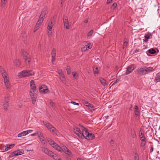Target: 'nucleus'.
<instances>
[{
    "label": "nucleus",
    "mask_w": 160,
    "mask_h": 160,
    "mask_svg": "<svg viewBox=\"0 0 160 160\" xmlns=\"http://www.w3.org/2000/svg\"><path fill=\"white\" fill-rule=\"evenodd\" d=\"M152 71V68L144 66L138 68L136 70L135 73L137 75H143L147 74Z\"/></svg>",
    "instance_id": "nucleus-1"
},
{
    "label": "nucleus",
    "mask_w": 160,
    "mask_h": 160,
    "mask_svg": "<svg viewBox=\"0 0 160 160\" xmlns=\"http://www.w3.org/2000/svg\"><path fill=\"white\" fill-rule=\"evenodd\" d=\"M80 126L82 128V132H83V138H85L88 140H91L95 138L94 135L93 133H90L88 131V129L84 128L81 125Z\"/></svg>",
    "instance_id": "nucleus-2"
},
{
    "label": "nucleus",
    "mask_w": 160,
    "mask_h": 160,
    "mask_svg": "<svg viewBox=\"0 0 160 160\" xmlns=\"http://www.w3.org/2000/svg\"><path fill=\"white\" fill-rule=\"evenodd\" d=\"M22 54L23 56L27 65L29 66V62H30V59L29 58V56L28 53L24 50H22Z\"/></svg>",
    "instance_id": "nucleus-3"
},
{
    "label": "nucleus",
    "mask_w": 160,
    "mask_h": 160,
    "mask_svg": "<svg viewBox=\"0 0 160 160\" xmlns=\"http://www.w3.org/2000/svg\"><path fill=\"white\" fill-rule=\"evenodd\" d=\"M40 92L41 94H45L49 92V91L47 87L44 85L40 86L39 88Z\"/></svg>",
    "instance_id": "nucleus-4"
},
{
    "label": "nucleus",
    "mask_w": 160,
    "mask_h": 160,
    "mask_svg": "<svg viewBox=\"0 0 160 160\" xmlns=\"http://www.w3.org/2000/svg\"><path fill=\"white\" fill-rule=\"evenodd\" d=\"M30 86L31 87V89L30 90L29 92H37L36 88V87L35 86L34 81L33 80H32L30 81Z\"/></svg>",
    "instance_id": "nucleus-5"
},
{
    "label": "nucleus",
    "mask_w": 160,
    "mask_h": 160,
    "mask_svg": "<svg viewBox=\"0 0 160 160\" xmlns=\"http://www.w3.org/2000/svg\"><path fill=\"white\" fill-rule=\"evenodd\" d=\"M136 66L134 64H131L129 66L127 69L126 72V74L128 75L131 73L136 68Z\"/></svg>",
    "instance_id": "nucleus-6"
},
{
    "label": "nucleus",
    "mask_w": 160,
    "mask_h": 160,
    "mask_svg": "<svg viewBox=\"0 0 160 160\" xmlns=\"http://www.w3.org/2000/svg\"><path fill=\"white\" fill-rule=\"evenodd\" d=\"M74 130L77 135L82 138H83V132H82L80 130L78 127H76L74 128Z\"/></svg>",
    "instance_id": "nucleus-7"
},
{
    "label": "nucleus",
    "mask_w": 160,
    "mask_h": 160,
    "mask_svg": "<svg viewBox=\"0 0 160 160\" xmlns=\"http://www.w3.org/2000/svg\"><path fill=\"white\" fill-rule=\"evenodd\" d=\"M30 95L32 99V103L34 104L36 101L37 98V92H29Z\"/></svg>",
    "instance_id": "nucleus-8"
},
{
    "label": "nucleus",
    "mask_w": 160,
    "mask_h": 160,
    "mask_svg": "<svg viewBox=\"0 0 160 160\" xmlns=\"http://www.w3.org/2000/svg\"><path fill=\"white\" fill-rule=\"evenodd\" d=\"M63 20L64 26L65 27L66 29H68L70 27V25L69 24L68 17L67 16L64 17Z\"/></svg>",
    "instance_id": "nucleus-9"
},
{
    "label": "nucleus",
    "mask_w": 160,
    "mask_h": 160,
    "mask_svg": "<svg viewBox=\"0 0 160 160\" xmlns=\"http://www.w3.org/2000/svg\"><path fill=\"white\" fill-rule=\"evenodd\" d=\"M53 25V24L52 23V21H51L49 23L48 25V36H51V33H52V32L51 31V30L52 29V27Z\"/></svg>",
    "instance_id": "nucleus-10"
},
{
    "label": "nucleus",
    "mask_w": 160,
    "mask_h": 160,
    "mask_svg": "<svg viewBox=\"0 0 160 160\" xmlns=\"http://www.w3.org/2000/svg\"><path fill=\"white\" fill-rule=\"evenodd\" d=\"M37 134L38 137H39L42 143V144L43 145L45 144V140L44 139V138L42 134L41 133V132L39 131H38L37 132Z\"/></svg>",
    "instance_id": "nucleus-11"
},
{
    "label": "nucleus",
    "mask_w": 160,
    "mask_h": 160,
    "mask_svg": "<svg viewBox=\"0 0 160 160\" xmlns=\"http://www.w3.org/2000/svg\"><path fill=\"white\" fill-rule=\"evenodd\" d=\"M0 72L4 78H8V75L4 68L0 66Z\"/></svg>",
    "instance_id": "nucleus-12"
},
{
    "label": "nucleus",
    "mask_w": 160,
    "mask_h": 160,
    "mask_svg": "<svg viewBox=\"0 0 160 160\" xmlns=\"http://www.w3.org/2000/svg\"><path fill=\"white\" fill-rule=\"evenodd\" d=\"M47 11V9L46 8H44L41 12V14L39 18H41V19H42V21H43L44 19V18L46 14Z\"/></svg>",
    "instance_id": "nucleus-13"
},
{
    "label": "nucleus",
    "mask_w": 160,
    "mask_h": 160,
    "mask_svg": "<svg viewBox=\"0 0 160 160\" xmlns=\"http://www.w3.org/2000/svg\"><path fill=\"white\" fill-rule=\"evenodd\" d=\"M52 61V62H54L55 61V57L56 55V50L55 48H53L51 52Z\"/></svg>",
    "instance_id": "nucleus-14"
},
{
    "label": "nucleus",
    "mask_w": 160,
    "mask_h": 160,
    "mask_svg": "<svg viewBox=\"0 0 160 160\" xmlns=\"http://www.w3.org/2000/svg\"><path fill=\"white\" fill-rule=\"evenodd\" d=\"M27 71L23 70L18 74V76L20 78H23L24 77H28V75Z\"/></svg>",
    "instance_id": "nucleus-15"
},
{
    "label": "nucleus",
    "mask_w": 160,
    "mask_h": 160,
    "mask_svg": "<svg viewBox=\"0 0 160 160\" xmlns=\"http://www.w3.org/2000/svg\"><path fill=\"white\" fill-rule=\"evenodd\" d=\"M99 79L102 84L103 86L107 87L108 85V84L106 82V80L103 78L100 77Z\"/></svg>",
    "instance_id": "nucleus-16"
},
{
    "label": "nucleus",
    "mask_w": 160,
    "mask_h": 160,
    "mask_svg": "<svg viewBox=\"0 0 160 160\" xmlns=\"http://www.w3.org/2000/svg\"><path fill=\"white\" fill-rule=\"evenodd\" d=\"M9 101V98L8 97L6 98L5 99V102L3 104V107L4 109L6 110L8 109V102Z\"/></svg>",
    "instance_id": "nucleus-17"
},
{
    "label": "nucleus",
    "mask_w": 160,
    "mask_h": 160,
    "mask_svg": "<svg viewBox=\"0 0 160 160\" xmlns=\"http://www.w3.org/2000/svg\"><path fill=\"white\" fill-rule=\"evenodd\" d=\"M4 82L7 88H9L10 87V84L8 80V77L4 78Z\"/></svg>",
    "instance_id": "nucleus-18"
},
{
    "label": "nucleus",
    "mask_w": 160,
    "mask_h": 160,
    "mask_svg": "<svg viewBox=\"0 0 160 160\" xmlns=\"http://www.w3.org/2000/svg\"><path fill=\"white\" fill-rule=\"evenodd\" d=\"M42 19L39 18L38 21L37 22L35 25V28L38 29L39 27L40 26L42 23L43 22Z\"/></svg>",
    "instance_id": "nucleus-19"
},
{
    "label": "nucleus",
    "mask_w": 160,
    "mask_h": 160,
    "mask_svg": "<svg viewBox=\"0 0 160 160\" xmlns=\"http://www.w3.org/2000/svg\"><path fill=\"white\" fill-rule=\"evenodd\" d=\"M43 123L48 129H51L53 127L50 123L47 122L46 121H43Z\"/></svg>",
    "instance_id": "nucleus-20"
},
{
    "label": "nucleus",
    "mask_w": 160,
    "mask_h": 160,
    "mask_svg": "<svg viewBox=\"0 0 160 160\" xmlns=\"http://www.w3.org/2000/svg\"><path fill=\"white\" fill-rule=\"evenodd\" d=\"M154 82L156 83L160 82V73H158L157 74L155 78Z\"/></svg>",
    "instance_id": "nucleus-21"
},
{
    "label": "nucleus",
    "mask_w": 160,
    "mask_h": 160,
    "mask_svg": "<svg viewBox=\"0 0 160 160\" xmlns=\"http://www.w3.org/2000/svg\"><path fill=\"white\" fill-rule=\"evenodd\" d=\"M59 74L64 79H65V76L62 72V70L61 69L58 68L57 69Z\"/></svg>",
    "instance_id": "nucleus-22"
},
{
    "label": "nucleus",
    "mask_w": 160,
    "mask_h": 160,
    "mask_svg": "<svg viewBox=\"0 0 160 160\" xmlns=\"http://www.w3.org/2000/svg\"><path fill=\"white\" fill-rule=\"evenodd\" d=\"M27 72H28V74L27 75H28V77L32 76L34 75V72L32 70H26Z\"/></svg>",
    "instance_id": "nucleus-23"
},
{
    "label": "nucleus",
    "mask_w": 160,
    "mask_h": 160,
    "mask_svg": "<svg viewBox=\"0 0 160 160\" xmlns=\"http://www.w3.org/2000/svg\"><path fill=\"white\" fill-rule=\"evenodd\" d=\"M151 36V35L150 33H148L147 34H145L144 36V38L145 39L144 40V41L145 42H147L148 41V39L150 38V36Z\"/></svg>",
    "instance_id": "nucleus-24"
},
{
    "label": "nucleus",
    "mask_w": 160,
    "mask_h": 160,
    "mask_svg": "<svg viewBox=\"0 0 160 160\" xmlns=\"http://www.w3.org/2000/svg\"><path fill=\"white\" fill-rule=\"evenodd\" d=\"M92 48V46L91 44V43H88V44L85 45V46L84 47L83 49H84V48H86L85 49H84V50H88L89 49L91 48Z\"/></svg>",
    "instance_id": "nucleus-25"
},
{
    "label": "nucleus",
    "mask_w": 160,
    "mask_h": 160,
    "mask_svg": "<svg viewBox=\"0 0 160 160\" xmlns=\"http://www.w3.org/2000/svg\"><path fill=\"white\" fill-rule=\"evenodd\" d=\"M48 142L49 144L53 148H54L57 145V144L51 139L50 141H49Z\"/></svg>",
    "instance_id": "nucleus-26"
},
{
    "label": "nucleus",
    "mask_w": 160,
    "mask_h": 160,
    "mask_svg": "<svg viewBox=\"0 0 160 160\" xmlns=\"http://www.w3.org/2000/svg\"><path fill=\"white\" fill-rule=\"evenodd\" d=\"M16 66H19L20 65V62L18 59H16L13 62Z\"/></svg>",
    "instance_id": "nucleus-27"
},
{
    "label": "nucleus",
    "mask_w": 160,
    "mask_h": 160,
    "mask_svg": "<svg viewBox=\"0 0 160 160\" xmlns=\"http://www.w3.org/2000/svg\"><path fill=\"white\" fill-rule=\"evenodd\" d=\"M85 104L86 106L88 107L89 109H90L91 108H94L93 106L88 102H85Z\"/></svg>",
    "instance_id": "nucleus-28"
},
{
    "label": "nucleus",
    "mask_w": 160,
    "mask_h": 160,
    "mask_svg": "<svg viewBox=\"0 0 160 160\" xmlns=\"http://www.w3.org/2000/svg\"><path fill=\"white\" fill-rule=\"evenodd\" d=\"M21 34H22V38H23L24 40L25 41L27 40V35L26 34H25V31H22L21 32Z\"/></svg>",
    "instance_id": "nucleus-29"
},
{
    "label": "nucleus",
    "mask_w": 160,
    "mask_h": 160,
    "mask_svg": "<svg viewBox=\"0 0 160 160\" xmlns=\"http://www.w3.org/2000/svg\"><path fill=\"white\" fill-rule=\"evenodd\" d=\"M21 34H22V38H23L24 40L25 41L27 40V35L26 34H25V31H22L21 32Z\"/></svg>",
    "instance_id": "nucleus-30"
},
{
    "label": "nucleus",
    "mask_w": 160,
    "mask_h": 160,
    "mask_svg": "<svg viewBox=\"0 0 160 160\" xmlns=\"http://www.w3.org/2000/svg\"><path fill=\"white\" fill-rule=\"evenodd\" d=\"M27 135V134L26 133V131H24L18 134V137H21L22 136H25Z\"/></svg>",
    "instance_id": "nucleus-31"
},
{
    "label": "nucleus",
    "mask_w": 160,
    "mask_h": 160,
    "mask_svg": "<svg viewBox=\"0 0 160 160\" xmlns=\"http://www.w3.org/2000/svg\"><path fill=\"white\" fill-rule=\"evenodd\" d=\"M15 151L16 152V153H18V155L23 154L24 152V151L22 149H19Z\"/></svg>",
    "instance_id": "nucleus-32"
},
{
    "label": "nucleus",
    "mask_w": 160,
    "mask_h": 160,
    "mask_svg": "<svg viewBox=\"0 0 160 160\" xmlns=\"http://www.w3.org/2000/svg\"><path fill=\"white\" fill-rule=\"evenodd\" d=\"M148 52L151 54H154L156 53V51L153 48L150 49L148 51Z\"/></svg>",
    "instance_id": "nucleus-33"
},
{
    "label": "nucleus",
    "mask_w": 160,
    "mask_h": 160,
    "mask_svg": "<svg viewBox=\"0 0 160 160\" xmlns=\"http://www.w3.org/2000/svg\"><path fill=\"white\" fill-rule=\"evenodd\" d=\"M93 71L94 72V74H97L99 72V71L98 70V69L97 67H96L95 66L93 67Z\"/></svg>",
    "instance_id": "nucleus-34"
},
{
    "label": "nucleus",
    "mask_w": 160,
    "mask_h": 160,
    "mask_svg": "<svg viewBox=\"0 0 160 160\" xmlns=\"http://www.w3.org/2000/svg\"><path fill=\"white\" fill-rule=\"evenodd\" d=\"M16 152L14 151L12 152L9 155V158H11L12 157L14 156H18V153H16Z\"/></svg>",
    "instance_id": "nucleus-35"
},
{
    "label": "nucleus",
    "mask_w": 160,
    "mask_h": 160,
    "mask_svg": "<svg viewBox=\"0 0 160 160\" xmlns=\"http://www.w3.org/2000/svg\"><path fill=\"white\" fill-rule=\"evenodd\" d=\"M61 148L59 147L58 145L57 144L53 148L61 152Z\"/></svg>",
    "instance_id": "nucleus-36"
},
{
    "label": "nucleus",
    "mask_w": 160,
    "mask_h": 160,
    "mask_svg": "<svg viewBox=\"0 0 160 160\" xmlns=\"http://www.w3.org/2000/svg\"><path fill=\"white\" fill-rule=\"evenodd\" d=\"M42 151L43 152L47 154L48 153V152L49 150L47 148H42Z\"/></svg>",
    "instance_id": "nucleus-37"
},
{
    "label": "nucleus",
    "mask_w": 160,
    "mask_h": 160,
    "mask_svg": "<svg viewBox=\"0 0 160 160\" xmlns=\"http://www.w3.org/2000/svg\"><path fill=\"white\" fill-rule=\"evenodd\" d=\"M66 70L67 71V73L69 75L71 73V68L70 66H68L67 67Z\"/></svg>",
    "instance_id": "nucleus-38"
},
{
    "label": "nucleus",
    "mask_w": 160,
    "mask_h": 160,
    "mask_svg": "<svg viewBox=\"0 0 160 160\" xmlns=\"http://www.w3.org/2000/svg\"><path fill=\"white\" fill-rule=\"evenodd\" d=\"M52 157H53V159L56 160H60V158L58 157L57 155L56 154L54 153L53 156H52Z\"/></svg>",
    "instance_id": "nucleus-39"
},
{
    "label": "nucleus",
    "mask_w": 160,
    "mask_h": 160,
    "mask_svg": "<svg viewBox=\"0 0 160 160\" xmlns=\"http://www.w3.org/2000/svg\"><path fill=\"white\" fill-rule=\"evenodd\" d=\"M131 135H132V138H134L136 137V132L134 130H131Z\"/></svg>",
    "instance_id": "nucleus-40"
},
{
    "label": "nucleus",
    "mask_w": 160,
    "mask_h": 160,
    "mask_svg": "<svg viewBox=\"0 0 160 160\" xmlns=\"http://www.w3.org/2000/svg\"><path fill=\"white\" fill-rule=\"evenodd\" d=\"M135 117L139 116L140 114V111H135Z\"/></svg>",
    "instance_id": "nucleus-41"
},
{
    "label": "nucleus",
    "mask_w": 160,
    "mask_h": 160,
    "mask_svg": "<svg viewBox=\"0 0 160 160\" xmlns=\"http://www.w3.org/2000/svg\"><path fill=\"white\" fill-rule=\"evenodd\" d=\"M93 33V30H91L90 31L88 32V34L87 36L88 37H91L92 36Z\"/></svg>",
    "instance_id": "nucleus-42"
},
{
    "label": "nucleus",
    "mask_w": 160,
    "mask_h": 160,
    "mask_svg": "<svg viewBox=\"0 0 160 160\" xmlns=\"http://www.w3.org/2000/svg\"><path fill=\"white\" fill-rule=\"evenodd\" d=\"M72 75L73 78H76L78 76V74L76 72H72Z\"/></svg>",
    "instance_id": "nucleus-43"
},
{
    "label": "nucleus",
    "mask_w": 160,
    "mask_h": 160,
    "mask_svg": "<svg viewBox=\"0 0 160 160\" xmlns=\"http://www.w3.org/2000/svg\"><path fill=\"white\" fill-rule=\"evenodd\" d=\"M6 0H2L1 6L2 7H4L5 5V1Z\"/></svg>",
    "instance_id": "nucleus-44"
},
{
    "label": "nucleus",
    "mask_w": 160,
    "mask_h": 160,
    "mask_svg": "<svg viewBox=\"0 0 160 160\" xmlns=\"http://www.w3.org/2000/svg\"><path fill=\"white\" fill-rule=\"evenodd\" d=\"M67 148L65 146H63L61 148V152L62 151H63V152H65L66 151V150L67 149Z\"/></svg>",
    "instance_id": "nucleus-45"
},
{
    "label": "nucleus",
    "mask_w": 160,
    "mask_h": 160,
    "mask_svg": "<svg viewBox=\"0 0 160 160\" xmlns=\"http://www.w3.org/2000/svg\"><path fill=\"white\" fill-rule=\"evenodd\" d=\"M47 155L50 156H53L54 153L49 150L48 152V153Z\"/></svg>",
    "instance_id": "nucleus-46"
},
{
    "label": "nucleus",
    "mask_w": 160,
    "mask_h": 160,
    "mask_svg": "<svg viewBox=\"0 0 160 160\" xmlns=\"http://www.w3.org/2000/svg\"><path fill=\"white\" fill-rule=\"evenodd\" d=\"M5 146V145H2L0 146V149L2 150V152H5V151H4Z\"/></svg>",
    "instance_id": "nucleus-47"
},
{
    "label": "nucleus",
    "mask_w": 160,
    "mask_h": 160,
    "mask_svg": "<svg viewBox=\"0 0 160 160\" xmlns=\"http://www.w3.org/2000/svg\"><path fill=\"white\" fill-rule=\"evenodd\" d=\"M117 6V4L116 3H113V4L111 6V8L112 9L114 10L116 7Z\"/></svg>",
    "instance_id": "nucleus-48"
},
{
    "label": "nucleus",
    "mask_w": 160,
    "mask_h": 160,
    "mask_svg": "<svg viewBox=\"0 0 160 160\" xmlns=\"http://www.w3.org/2000/svg\"><path fill=\"white\" fill-rule=\"evenodd\" d=\"M65 153L69 155H70L71 154V152L68 148L66 150V151Z\"/></svg>",
    "instance_id": "nucleus-49"
},
{
    "label": "nucleus",
    "mask_w": 160,
    "mask_h": 160,
    "mask_svg": "<svg viewBox=\"0 0 160 160\" xmlns=\"http://www.w3.org/2000/svg\"><path fill=\"white\" fill-rule=\"evenodd\" d=\"M134 160H139V156L137 153H135Z\"/></svg>",
    "instance_id": "nucleus-50"
},
{
    "label": "nucleus",
    "mask_w": 160,
    "mask_h": 160,
    "mask_svg": "<svg viewBox=\"0 0 160 160\" xmlns=\"http://www.w3.org/2000/svg\"><path fill=\"white\" fill-rule=\"evenodd\" d=\"M146 143V141L142 142L140 144L141 147H143L145 146Z\"/></svg>",
    "instance_id": "nucleus-51"
},
{
    "label": "nucleus",
    "mask_w": 160,
    "mask_h": 160,
    "mask_svg": "<svg viewBox=\"0 0 160 160\" xmlns=\"http://www.w3.org/2000/svg\"><path fill=\"white\" fill-rule=\"evenodd\" d=\"M140 138L142 142L146 141L145 139V137L144 136V135H143Z\"/></svg>",
    "instance_id": "nucleus-52"
},
{
    "label": "nucleus",
    "mask_w": 160,
    "mask_h": 160,
    "mask_svg": "<svg viewBox=\"0 0 160 160\" xmlns=\"http://www.w3.org/2000/svg\"><path fill=\"white\" fill-rule=\"evenodd\" d=\"M15 146V144H7V146L10 147V149L12 148Z\"/></svg>",
    "instance_id": "nucleus-53"
},
{
    "label": "nucleus",
    "mask_w": 160,
    "mask_h": 160,
    "mask_svg": "<svg viewBox=\"0 0 160 160\" xmlns=\"http://www.w3.org/2000/svg\"><path fill=\"white\" fill-rule=\"evenodd\" d=\"M10 149V147L9 146H7V144L6 146H5V148L4 149V151H8V150Z\"/></svg>",
    "instance_id": "nucleus-54"
},
{
    "label": "nucleus",
    "mask_w": 160,
    "mask_h": 160,
    "mask_svg": "<svg viewBox=\"0 0 160 160\" xmlns=\"http://www.w3.org/2000/svg\"><path fill=\"white\" fill-rule=\"evenodd\" d=\"M50 132H55L56 130L55 128L53 127H52L51 129H49Z\"/></svg>",
    "instance_id": "nucleus-55"
},
{
    "label": "nucleus",
    "mask_w": 160,
    "mask_h": 160,
    "mask_svg": "<svg viewBox=\"0 0 160 160\" xmlns=\"http://www.w3.org/2000/svg\"><path fill=\"white\" fill-rule=\"evenodd\" d=\"M143 131L142 130H140V135H139V137L140 138L143 135Z\"/></svg>",
    "instance_id": "nucleus-56"
},
{
    "label": "nucleus",
    "mask_w": 160,
    "mask_h": 160,
    "mask_svg": "<svg viewBox=\"0 0 160 160\" xmlns=\"http://www.w3.org/2000/svg\"><path fill=\"white\" fill-rule=\"evenodd\" d=\"M119 81H120V79H117L116 80L115 82H114L112 84V86H113V85H115Z\"/></svg>",
    "instance_id": "nucleus-57"
},
{
    "label": "nucleus",
    "mask_w": 160,
    "mask_h": 160,
    "mask_svg": "<svg viewBox=\"0 0 160 160\" xmlns=\"http://www.w3.org/2000/svg\"><path fill=\"white\" fill-rule=\"evenodd\" d=\"M128 43V42H124L123 43V48H124L127 45Z\"/></svg>",
    "instance_id": "nucleus-58"
},
{
    "label": "nucleus",
    "mask_w": 160,
    "mask_h": 160,
    "mask_svg": "<svg viewBox=\"0 0 160 160\" xmlns=\"http://www.w3.org/2000/svg\"><path fill=\"white\" fill-rule=\"evenodd\" d=\"M32 130H28L27 131H26L27 134H28L30 133L31 132H32Z\"/></svg>",
    "instance_id": "nucleus-59"
},
{
    "label": "nucleus",
    "mask_w": 160,
    "mask_h": 160,
    "mask_svg": "<svg viewBox=\"0 0 160 160\" xmlns=\"http://www.w3.org/2000/svg\"><path fill=\"white\" fill-rule=\"evenodd\" d=\"M110 143L111 145H113V144H114V141L112 139L110 141Z\"/></svg>",
    "instance_id": "nucleus-60"
},
{
    "label": "nucleus",
    "mask_w": 160,
    "mask_h": 160,
    "mask_svg": "<svg viewBox=\"0 0 160 160\" xmlns=\"http://www.w3.org/2000/svg\"><path fill=\"white\" fill-rule=\"evenodd\" d=\"M49 104H50V105L51 106H53V105L54 104V103H53V102L52 101H51V100H50V101H49Z\"/></svg>",
    "instance_id": "nucleus-61"
},
{
    "label": "nucleus",
    "mask_w": 160,
    "mask_h": 160,
    "mask_svg": "<svg viewBox=\"0 0 160 160\" xmlns=\"http://www.w3.org/2000/svg\"><path fill=\"white\" fill-rule=\"evenodd\" d=\"M71 103L73 104L74 105H78L79 104L78 103H76L74 102H71Z\"/></svg>",
    "instance_id": "nucleus-62"
},
{
    "label": "nucleus",
    "mask_w": 160,
    "mask_h": 160,
    "mask_svg": "<svg viewBox=\"0 0 160 160\" xmlns=\"http://www.w3.org/2000/svg\"><path fill=\"white\" fill-rule=\"evenodd\" d=\"M37 135H38L37 132V133H34L31 134V136H35Z\"/></svg>",
    "instance_id": "nucleus-63"
},
{
    "label": "nucleus",
    "mask_w": 160,
    "mask_h": 160,
    "mask_svg": "<svg viewBox=\"0 0 160 160\" xmlns=\"http://www.w3.org/2000/svg\"><path fill=\"white\" fill-rule=\"evenodd\" d=\"M139 52V49H136L134 51V52L135 53H137Z\"/></svg>",
    "instance_id": "nucleus-64"
}]
</instances>
